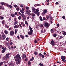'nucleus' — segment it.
I'll return each instance as SVG.
<instances>
[{
  "label": "nucleus",
  "instance_id": "dca6fc26",
  "mask_svg": "<svg viewBox=\"0 0 66 66\" xmlns=\"http://www.w3.org/2000/svg\"><path fill=\"white\" fill-rule=\"evenodd\" d=\"M4 33L5 34H8V31H7L6 30H5L4 31Z\"/></svg>",
  "mask_w": 66,
  "mask_h": 66
},
{
  "label": "nucleus",
  "instance_id": "a19ab883",
  "mask_svg": "<svg viewBox=\"0 0 66 66\" xmlns=\"http://www.w3.org/2000/svg\"><path fill=\"white\" fill-rule=\"evenodd\" d=\"M3 62H1V63H0V66H1L2 65V64H3Z\"/></svg>",
  "mask_w": 66,
  "mask_h": 66
},
{
  "label": "nucleus",
  "instance_id": "aec40b11",
  "mask_svg": "<svg viewBox=\"0 0 66 66\" xmlns=\"http://www.w3.org/2000/svg\"><path fill=\"white\" fill-rule=\"evenodd\" d=\"M5 27L6 28H8L9 26L7 25L6 24H5Z\"/></svg>",
  "mask_w": 66,
  "mask_h": 66
},
{
  "label": "nucleus",
  "instance_id": "2f4dec72",
  "mask_svg": "<svg viewBox=\"0 0 66 66\" xmlns=\"http://www.w3.org/2000/svg\"><path fill=\"white\" fill-rule=\"evenodd\" d=\"M14 7H15V8H16V7H18V6H17V5H15L14 6Z\"/></svg>",
  "mask_w": 66,
  "mask_h": 66
},
{
  "label": "nucleus",
  "instance_id": "2eb2a0df",
  "mask_svg": "<svg viewBox=\"0 0 66 66\" xmlns=\"http://www.w3.org/2000/svg\"><path fill=\"white\" fill-rule=\"evenodd\" d=\"M8 7H10L11 9H12L13 8V7H12L11 5H7Z\"/></svg>",
  "mask_w": 66,
  "mask_h": 66
},
{
  "label": "nucleus",
  "instance_id": "6e6d98bb",
  "mask_svg": "<svg viewBox=\"0 0 66 66\" xmlns=\"http://www.w3.org/2000/svg\"><path fill=\"white\" fill-rule=\"evenodd\" d=\"M40 27H43V25L42 24H41L40 26Z\"/></svg>",
  "mask_w": 66,
  "mask_h": 66
},
{
  "label": "nucleus",
  "instance_id": "a211bd4d",
  "mask_svg": "<svg viewBox=\"0 0 66 66\" xmlns=\"http://www.w3.org/2000/svg\"><path fill=\"white\" fill-rule=\"evenodd\" d=\"M18 23V21H16L14 23V25H16Z\"/></svg>",
  "mask_w": 66,
  "mask_h": 66
},
{
  "label": "nucleus",
  "instance_id": "9b49d317",
  "mask_svg": "<svg viewBox=\"0 0 66 66\" xmlns=\"http://www.w3.org/2000/svg\"><path fill=\"white\" fill-rule=\"evenodd\" d=\"M47 9H46L42 13V14H45L46 13H47Z\"/></svg>",
  "mask_w": 66,
  "mask_h": 66
},
{
  "label": "nucleus",
  "instance_id": "1a4fd4ad",
  "mask_svg": "<svg viewBox=\"0 0 66 66\" xmlns=\"http://www.w3.org/2000/svg\"><path fill=\"white\" fill-rule=\"evenodd\" d=\"M10 34L11 36H13L14 34V32L13 31H11L10 32Z\"/></svg>",
  "mask_w": 66,
  "mask_h": 66
},
{
  "label": "nucleus",
  "instance_id": "79ce46f5",
  "mask_svg": "<svg viewBox=\"0 0 66 66\" xmlns=\"http://www.w3.org/2000/svg\"><path fill=\"white\" fill-rule=\"evenodd\" d=\"M0 18H1V19H3V18H4L3 17H2V16H0Z\"/></svg>",
  "mask_w": 66,
  "mask_h": 66
},
{
  "label": "nucleus",
  "instance_id": "423d86ee",
  "mask_svg": "<svg viewBox=\"0 0 66 66\" xmlns=\"http://www.w3.org/2000/svg\"><path fill=\"white\" fill-rule=\"evenodd\" d=\"M44 26L46 27V28L49 27V24L47 22L44 23Z\"/></svg>",
  "mask_w": 66,
  "mask_h": 66
},
{
  "label": "nucleus",
  "instance_id": "f03ea898",
  "mask_svg": "<svg viewBox=\"0 0 66 66\" xmlns=\"http://www.w3.org/2000/svg\"><path fill=\"white\" fill-rule=\"evenodd\" d=\"M14 58L15 59V60L16 62H17V61H19L20 60L21 61V58L20 57V55L19 54H17V55L14 57Z\"/></svg>",
  "mask_w": 66,
  "mask_h": 66
},
{
  "label": "nucleus",
  "instance_id": "4d7b16f0",
  "mask_svg": "<svg viewBox=\"0 0 66 66\" xmlns=\"http://www.w3.org/2000/svg\"><path fill=\"white\" fill-rule=\"evenodd\" d=\"M15 15H18L17 14V12H15Z\"/></svg>",
  "mask_w": 66,
  "mask_h": 66
},
{
  "label": "nucleus",
  "instance_id": "c85d7f7f",
  "mask_svg": "<svg viewBox=\"0 0 66 66\" xmlns=\"http://www.w3.org/2000/svg\"><path fill=\"white\" fill-rule=\"evenodd\" d=\"M25 22L26 24H27V26H28V25H29L28 23V22H27V21H25Z\"/></svg>",
  "mask_w": 66,
  "mask_h": 66
},
{
  "label": "nucleus",
  "instance_id": "393cba45",
  "mask_svg": "<svg viewBox=\"0 0 66 66\" xmlns=\"http://www.w3.org/2000/svg\"><path fill=\"white\" fill-rule=\"evenodd\" d=\"M53 36L54 37H56V36H57V35H56V34H54L53 35Z\"/></svg>",
  "mask_w": 66,
  "mask_h": 66
},
{
  "label": "nucleus",
  "instance_id": "49530a36",
  "mask_svg": "<svg viewBox=\"0 0 66 66\" xmlns=\"http://www.w3.org/2000/svg\"><path fill=\"white\" fill-rule=\"evenodd\" d=\"M28 65H30V64H31V62L28 61Z\"/></svg>",
  "mask_w": 66,
  "mask_h": 66
},
{
  "label": "nucleus",
  "instance_id": "774afa93",
  "mask_svg": "<svg viewBox=\"0 0 66 66\" xmlns=\"http://www.w3.org/2000/svg\"><path fill=\"white\" fill-rule=\"evenodd\" d=\"M43 53H44V55H45L46 54V53L45 52H44Z\"/></svg>",
  "mask_w": 66,
  "mask_h": 66
},
{
  "label": "nucleus",
  "instance_id": "f8f14e48",
  "mask_svg": "<svg viewBox=\"0 0 66 66\" xmlns=\"http://www.w3.org/2000/svg\"><path fill=\"white\" fill-rule=\"evenodd\" d=\"M20 37L22 39H24V37H25V36L22 35H20Z\"/></svg>",
  "mask_w": 66,
  "mask_h": 66
},
{
  "label": "nucleus",
  "instance_id": "39448f33",
  "mask_svg": "<svg viewBox=\"0 0 66 66\" xmlns=\"http://www.w3.org/2000/svg\"><path fill=\"white\" fill-rule=\"evenodd\" d=\"M21 16L24 20L26 19V16L23 14H21Z\"/></svg>",
  "mask_w": 66,
  "mask_h": 66
},
{
  "label": "nucleus",
  "instance_id": "20e7f679",
  "mask_svg": "<svg viewBox=\"0 0 66 66\" xmlns=\"http://www.w3.org/2000/svg\"><path fill=\"white\" fill-rule=\"evenodd\" d=\"M1 34L2 35V37L3 39H5L6 37V36L5 35V34L2 32H1Z\"/></svg>",
  "mask_w": 66,
  "mask_h": 66
},
{
  "label": "nucleus",
  "instance_id": "680f3d73",
  "mask_svg": "<svg viewBox=\"0 0 66 66\" xmlns=\"http://www.w3.org/2000/svg\"><path fill=\"white\" fill-rule=\"evenodd\" d=\"M13 48L14 49H16V47L15 46H14Z\"/></svg>",
  "mask_w": 66,
  "mask_h": 66
},
{
  "label": "nucleus",
  "instance_id": "58836bf2",
  "mask_svg": "<svg viewBox=\"0 0 66 66\" xmlns=\"http://www.w3.org/2000/svg\"><path fill=\"white\" fill-rule=\"evenodd\" d=\"M39 65H40V66H44L43 64H42L41 63L39 64Z\"/></svg>",
  "mask_w": 66,
  "mask_h": 66
},
{
  "label": "nucleus",
  "instance_id": "13d9d810",
  "mask_svg": "<svg viewBox=\"0 0 66 66\" xmlns=\"http://www.w3.org/2000/svg\"><path fill=\"white\" fill-rule=\"evenodd\" d=\"M42 56V58H44V56L43 55H42V56Z\"/></svg>",
  "mask_w": 66,
  "mask_h": 66
},
{
  "label": "nucleus",
  "instance_id": "7c9ffc66",
  "mask_svg": "<svg viewBox=\"0 0 66 66\" xmlns=\"http://www.w3.org/2000/svg\"><path fill=\"white\" fill-rule=\"evenodd\" d=\"M42 55V54L40 53L39 54V56L41 57Z\"/></svg>",
  "mask_w": 66,
  "mask_h": 66
},
{
  "label": "nucleus",
  "instance_id": "f704fd0d",
  "mask_svg": "<svg viewBox=\"0 0 66 66\" xmlns=\"http://www.w3.org/2000/svg\"><path fill=\"white\" fill-rule=\"evenodd\" d=\"M35 5L36 6H40V5L39 4H35Z\"/></svg>",
  "mask_w": 66,
  "mask_h": 66
},
{
  "label": "nucleus",
  "instance_id": "412c9836",
  "mask_svg": "<svg viewBox=\"0 0 66 66\" xmlns=\"http://www.w3.org/2000/svg\"><path fill=\"white\" fill-rule=\"evenodd\" d=\"M11 16L12 17H15V15L14 14H11Z\"/></svg>",
  "mask_w": 66,
  "mask_h": 66
},
{
  "label": "nucleus",
  "instance_id": "a18cd8bd",
  "mask_svg": "<svg viewBox=\"0 0 66 66\" xmlns=\"http://www.w3.org/2000/svg\"><path fill=\"white\" fill-rule=\"evenodd\" d=\"M62 18L63 19H65V16H62Z\"/></svg>",
  "mask_w": 66,
  "mask_h": 66
},
{
  "label": "nucleus",
  "instance_id": "69168bd1",
  "mask_svg": "<svg viewBox=\"0 0 66 66\" xmlns=\"http://www.w3.org/2000/svg\"><path fill=\"white\" fill-rule=\"evenodd\" d=\"M9 21H10V20H11V18H9Z\"/></svg>",
  "mask_w": 66,
  "mask_h": 66
},
{
  "label": "nucleus",
  "instance_id": "603ef678",
  "mask_svg": "<svg viewBox=\"0 0 66 66\" xmlns=\"http://www.w3.org/2000/svg\"><path fill=\"white\" fill-rule=\"evenodd\" d=\"M4 22H5L3 20L2 22V24H4Z\"/></svg>",
  "mask_w": 66,
  "mask_h": 66
},
{
  "label": "nucleus",
  "instance_id": "c756f323",
  "mask_svg": "<svg viewBox=\"0 0 66 66\" xmlns=\"http://www.w3.org/2000/svg\"><path fill=\"white\" fill-rule=\"evenodd\" d=\"M10 55V53H8L6 55V56H8V57H9V55Z\"/></svg>",
  "mask_w": 66,
  "mask_h": 66
},
{
  "label": "nucleus",
  "instance_id": "5701e85b",
  "mask_svg": "<svg viewBox=\"0 0 66 66\" xmlns=\"http://www.w3.org/2000/svg\"><path fill=\"white\" fill-rule=\"evenodd\" d=\"M20 11L21 13H23V14H24V11H23L21 9L20 10Z\"/></svg>",
  "mask_w": 66,
  "mask_h": 66
},
{
  "label": "nucleus",
  "instance_id": "c9c22d12",
  "mask_svg": "<svg viewBox=\"0 0 66 66\" xmlns=\"http://www.w3.org/2000/svg\"><path fill=\"white\" fill-rule=\"evenodd\" d=\"M0 4H1L2 5H4V3L3 2H1L0 3Z\"/></svg>",
  "mask_w": 66,
  "mask_h": 66
},
{
  "label": "nucleus",
  "instance_id": "c03bdc74",
  "mask_svg": "<svg viewBox=\"0 0 66 66\" xmlns=\"http://www.w3.org/2000/svg\"><path fill=\"white\" fill-rule=\"evenodd\" d=\"M6 40L7 41H9V38H8V37H7L6 38Z\"/></svg>",
  "mask_w": 66,
  "mask_h": 66
},
{
  "label": "nucleus",
  "instance_id": "8fccbe9b",
  "mask_svg": "<svg viewBox=\"0 0 66 66\" xmlns=\"http://www.w3.org/2000/svg\"><path fill=\"white\" fill-rule=\"evenodd\" d=\"M5 51H4L3 50H2V53H4V52H5Z\"/></svg>",
  "mask_w": 66,
  "mask_h": 66
},
{
  "label": "nucleus",
  "instance_id": "72a5a7b5",
  "mask_svg": "<svg viewBox=\"0 0 66 66\" xmlns=\"http://www.w3.org/2000/svg\"><path fill=\"white\" fill-rule=\"evenodd\" d=\"M32 16H35V14L34 13H32Z\"/></svg>",
  "mask_w": 66,
  "mask_h": 66
},
{
  "label": "nucleus",
  "instance_id": "f3484780",
  "mask_svg": "<svg viewBox=\"0 0 66 66\" xmlns=\"http://www.w3.org/2000/svg\"><path fill=\"white\" fill-rule=\"evenodd\" d=\"M39 19L41 21H43V19H42V17L40 15V16Z\"/></svg>",
  "mask_w": 66,
  "mask_h": 66
},
{
  "label": "nucleus",
  "instance_id": "052dcab7",
  "mask_svg": "<svg viewBox=\"0 0 66 66\" xmlns=\"http://www.w3.org/2000/svg\"><path fill=\"white\" fill-rule=\"evenodd\" d=\"M26 14H28V13H29V12H28V11H26Z\"/></svg>",
  "mask_w": 66,
  "mask_h": 66
},
{
  "label": "nucleus",
  "instance_id": "e433bc0d",
  "mask_svg": "<svg viewBox=\"0 0 66 66\" xmlns=\"http://www.w3.org/2000/svg\"><path fill=\"white\" fill-rule=\"evenodd\" d=\"M13 47L14 46H11V50H14V49L13 48Z\"/></svg>",
  "mask_w": 66,
  "mask_h": 66
},
{
  "label": "nucleus",
  "instance_id": "37998d69",
  "mask_svg": "<svg viewBox=\"0 0 66 66\" xmlns=\"http://www.w3.org/2000/svg\"><path fill=\"white\" fill-rule=\"evenodd\" d=\"M50 18V16H48V15L46 16V18L47 19H48V18Z\"/></svg>",
  "mask_w": 66,
  "mask_h": 66
},
{
  "label": "nucleus",
  "instance_id": "bf43d9fd",
  "mask_svg": "<svg viewBox=\"0 0 66 66\" xmlns=\"http://www.w3.org/2000/svg\"><path fill=\"white\" fill-rule=\"evenodd\" d=\"M21 25H23V24H24V23H23V22H21Z\"/></svg>",
  "mask_w": 66,
  "mask_h": 66
},
{
  "label": "nucleus",
  "instance_id": "4be33fe9",
  "mask_svg": "<svg viewBox=\"0 0 66 66\" xmlns=\"http://www.w3.org/2000/svg\"><path fill=\"white\" fill-rule=\"evenodd\" d=\"M34 54H35V55H36L37 54H38V53L36 51H35Z\"/></svg>",
  "mask_w": 66,
  "mask_h": 66
},
{
  "label": "nucleus",
  "instance_id": "864d4df0",
  "mask_svg": "<svg viewBox=\"0 0 66 66\" xmlns=\"http://www.w3.org/2000/svg\"><path fill=\"white\" fill-rule=\"evenodd\" d=\"M43 20H45V19H46V18H45V17H43Z\"/></svg>",
  "mask_w": 66,
  "mask_h": 66
},
{
  "label": "nucleus",
  "instance_id": "6e6552de",
  "mask_svg": "<svg viewBox=\"0 0 66 66\" xmlns=\"http://www.w3.org/2000/svg\"><path fill=\"white\" fill-rule=\"evenodd\" d=\"M51 43L52 45L54 46L55 45V42L54 41L52 40L51 41Z\"/></svg>",
  "mask_w": 66,
  "mask_h": 66
},
{
  "label": "nucleus",
  "instance_id": "473e14b6",
  "mask_svg": "<svg viewBox=\"0 0 66 66\" xmlns=\"http://www.w3.org/2000/svg\"><path fill=\"white\" fill-rule=\"evenodd\" d=\"M20 6L21 7H23V5L22 4L20 5Z\"/></svg>",
  "mask_w": 66,
  "mask_h": 66
},
{
  "label": "nucleus",
  "instance_id": "9d476101",
  "mask_svg": "<svg viewBox=\"0 0 66 66\" xmlns=\"http://www.w3.org/2000/svg\"><path fill=\"white\" fill-rule=\"evenodd\" d=\"M9 66H14V64H13V62H10Z\"/></svg>",
  "mask_w": 66,
  "mask_h": 66
},
{
  "label": "nucleus",
  "instance_id": "0eeeda50",
  "mask_svg": "<svg viewBox=\"0 0 66 66\" xmlns=\"http://www.w3.org/2000/svg\"><path fill=\"white\" fill-rule=\"evenodd\" d=\"M61 58L62 59V61H66V59H65V57L64 56H62L61 57Z\"/></svg>",
  "mask_w": 66,
  "mask_h": 66
},
{
  "label": "nucleus",
  "instance_id": "f257e3e1",
  "mask_svg": "<svg viewBox=\"0 0 66 66\" xmlns=\"http://www.w3.org/2000/svg\"><path fill=\"white\" fill-rule=\"evenodd\" d=\"M33 12H34L35 14H37V16H39L40 12H38L39 11V8H37V9H36L34 7H32L31 8Z\"/></svg>",
  "mask_w": 66,
  "mask_h": 66
},
{
  "label": "nucleus",
  "instance_id": "ea45409f",
  "mask_svg": "<svg viewBox=\"0 0 66 66\" xmlns=\"http://www.w3.org/2000/svg\"><path fill=\"white\" fill-rule=\"evenodd\" d=\"M6 47H5L3 49V50L5 51L6 50Z\"/></svg>",
  "mask_w": 66,
  "mask_h": 66
},
{
  "label": "nucleus",
  "instance_id": "bb28decb",
  "mask_svg": "<svg viewBox=\"0 0 66 66\" xmlns=\"http://www.w3.org/2000/svg\"><path fill=\"white\" fill-rule=\"evenodd\" d=\"M18 31V30L17 29H15V34H16L17 32V31Z\"/></svg>",
  "mask_w": 66,
  "mask_h": 66
},
{
  "label": "nucleus",
  "instance_id": "e2e57ef3",
  "mask_svg": "<svg viewBox=\"0 0 66 66\" xmlns=\"http://www.w3.org/2000/svg\"><path fill=\"white\" fill-rule=\"evenodd\" d=\"M8 48H9V49H11V47H10V46H8Z\"/></svg>",
  "mask_w": 66,
  "mask_h": 66
},
{
  "label": "nucleus",
  "instance_id": "338daca9",
  "mask_svg": "<svg viewBox=\"0 0 66 66\" xmlns=\"http://www.w3.org/2000/svg\"><path fill=\"white\" fill-rule=\"evenodd\" d=\"M41 33H44V32H43V30H41Z\"/></svg>",
  "mask_w": 66,
  "mask_h": 66
},
{
  "label": "nucleus",
  "instance_id": "6ab92c4d",
  "mask_svg": "<svg viewBox=\"0 0 66 66\" xmlns=\"http://www.w3.org/2000/svg\"><path fill=\"white\" fill-rule=\"evenodd\" d=\"M62 32H63V34L64 35H66V32L64 31H63Z\"/></svg>",
  "mask_w": 66,
  "mask_h": 66
},
{
  "label": "nucleus",
  "instance_id": "3c124183",
  "mask_svg": "<svg viewBox=\"0 0 66 66\" xmlns=\"http://www.w3.org/2000/svg\"><path fill=\"white\" fill-rule=\"evenodd\" d=\"M5 59H8V58H9V57L8 56H6L5 57Z\"/></svg>",
  "mask_w": 66,
  "mask_h": 66
},
{
  "label": "nucleus",
  "instance_id": "a878e982",
  "mask_svg": "<svg viewBox=\"0 0 66 66\" xmlns=\"http://www.w3.org/2000/svg\"><path fill=\"white\" fill-rule=\"evenodd\" d=\"M26 57V55L24 54H23V57L22 58H23V59H24V58H25Z\"/></svg>",
  "mask_w": 66,
  "mask_h": 66
},
{
  "label": "nucleus",
  "instance_id": "ddd939ff",
  "mask_svg": "<svg viewBox=\"0 0 66 66\" xmlns=\"http://www.w3.org/2000/svg\"><path fill=\"white\" fill-rule=\"evenodd\" d=\"M18 61V62L17 61L16 62V65H18V64H20V62H21V61L19 60Z\"/></svg>",
  "mask_w": 66,
  "mask_h": 66
},
{
  "label": "nucleus",
  "instance_id": "0e129e2a",
  "mask_svg": "<svg viewBox=\"0 0 66 66\" xmlns=\"http://www.w3.org/2000/svg\"><path fill=\"white\" fill-rule=\"evenodd\" d=\"M17 37L18 39H19V36H17Z\"/></svg>",
  "mask_w": 66,
  "mask_h": 66
},
{
  "label": "nucleus",
  "instance_id": "de8ad7c7",
  "mask_svg": "<svg viewBox=\"0 0 66 66\" xmlns=\"http://www.w3.org/2000/svg\"><path fill=\"white\" fill-rule=\"evenodd\" d=\"M50 20H52V17H51L50 16Z\"/></svg>",
  "mask_w": 66,
  "mask_h": 66
},
{
  "label": "nucleus",
  "instance_id": "4468645a",
  "mask_svg": "<svg viewBox=\"0 0 66 66\" xmlns=\"http://www.w3.org/2000/svg\"><path fill=\"white\" fill-rule=\"evenodd\" d=\"M14 28H15V29H17L18 28H19V25H17L15 26H14Z\"/></svg>",
  "mask_w": 66,
  "mask_h": 66
},
{
  "label": "nucleus",
  "instance_id": "5fc2aeb1",
  "mask_svg": "<svg viewBox=\"0 0 66 66\" xmlns=\"http://www.w3.org/2000/svg\"><path fill=\"white\" fill-rule=\"evenodd\" d=\"M26 10H28L29 9V7H26Z\"/></svg>",
  "mask_w": 66,
  "mask_h": 66
},
{
  "label": "nucleus",
  "instance_id": "b1692460",
  "mask_svg": "<svg viewBox=\"0 0 66 66\" xmlns=\"http://www.w3.org/2000/svg\"><path fill=\"white\" fill-rule=\"evenodd\" d=\"M32 58H31L30 59V61H33V60H34V57H33L32 56Z\"/></svg>",
  "mask_w": 66,
  "mask_h": 66
},
{
  "label": "nucleus",
  "instance_id": "7ed1b4c3",
  "mask_svg": "<svg viewBox=\"0 0 66 66\" xmlns=\"http://www.w3.org/2000/svg\"><path fill=\"white\" fill-rule=\"evenodd\" d=\"M29 28L30 30V32H28V34L29 35H32V33H33V31L32 30V28L30 26H29Z\"/></svg>",
  "mask_w": 66,
  "mask_h": 66
},
{
  "label": "nucleus",
  "instance_id": "4c0bfd02",
  "mask_svg": "<svg viewBox=\"0 0 66 66\" xmlns=\"http://www.w3.org/2000/svg\"><path fill=\"white\" fill-rule=\"evenodd\" d=\"M16 10L17 11H19V10H20V9H19V8L17 7L16 8Z\"/></svg>",
  "mask_w": 66,
  "mask_h": 66
},
{
  "label": "nucleus",
  "instance_id": "09e8293b",
  "mask_svg": "<svg viewBox=\"0 0 66 66\" xmlns=\"http://www.w3.org/2000/svg\"><path fill=\"white\" fill-rule=\"evenodd\" d=\"M60 38H63V36H60Z\"/></svg>",
  "mask_w": 66,
  "mask_h": 66
},
{
  "label": "nucleus",
  "instance_id": "cd10ccee",
  "mask_svg": "<svg viewBox=\"0 0 66 66\" xmlns=\"http://www.w3.org/2000/svg\"><path fill=\"white\" fill-rule=\"evenodd\" d=\"M18 18L19 20H20V19H21V16H19L18 17Z\"/></svg>",
  "mask_w": 66,
  "mask_h": 66
}]
</instances>
